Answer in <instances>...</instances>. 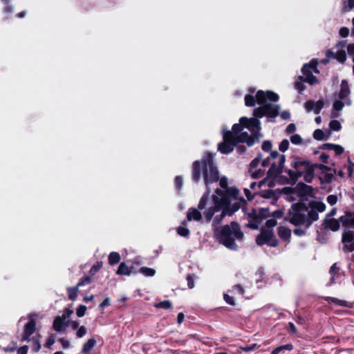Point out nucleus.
<instances>
[{
	"label": "nucleus",
	"instance_id": "nucleus-1",
	"mask_svg": "<svg viewBox=\"0 0 354 354\" xmlns=\"http://www.w3.org/2000/svg\"><path fill=\"white\" fill-rule=\"evenodd\" d=\"M203 174L206 191L201 198L198 208L191 207L187 213L188 221H200L202 214L200 210L205 209L210 198V185L219 180V172L214 163V158L211 153L206 152L201 160H195L192 163V179L194 183H198Z\"/></svg>",
	"mask_w": 354,
	"mask_h": 354
},
{
	"label": "nucleus",
	"instance_id": "nucleus-2",
	"mask_svg": "<svg viewBox=\"0 0 354 354\" xmlns=\"http://www.w3.org/2000/svg\"><path fill=\"white\" fill-rule=\"evenodd\" d=\"M326 208L322 201H310L308 205L303 202L295 203L291 205L286 220L295 226L304 225L308 229L313 222L318 221V213L324 212Z\"/></svg>",
	"mask_w": 354,
	"mask_h": 354
},
{
	"label": "nucleus",
	"instance_id": "nucleus-3",
	"mask_svg": "<svg viewBox=\"0 0 354 354\" xmlns=\"http://www.w3.org/2000/svg\"><path fill=\"white\" fill-rule=\"evenodd\" d=\"M244 234L241 231L239 224L236 221H232L230 225H225L220 229H216L214 232L216 239L225 247L230 250H237L238 245L235 243V239L242 240Z\"/></svg>",
	"mask_w": 354,
	"mask_h": 354
},
{
	"label": "nucleus",
	"instance_id": "nucleus-4",
	"mask_svg": "<svg viewBox=\"0 0 354 354\" xmlns=\"http://www.w3.org/2000/svg\"><path fill=\"white\" fill-rule=\"evenodd\" d=\"M311 162L309 160H301L299 157H293V160L291 162V167L295 169L293 171L290 169H286L284 172L286 173L289 176L288 183L294 185L297 183L299 178L301 177L304 174V171L301 170L303 167L308 168L311 165Z\"/></svg>",
	"mask_w": 354,
	"mask_h": 354
},
{
	"label": "nucleus",
	"instance_id": "nucleus-5",
	"mask_svg": "<svg viewBox=\"0 0 354 354\" xmlns=\"http://www.w3.org/2000/svg\"><path fill=\"white\" fill-rule=\"evenodd\" d=\"M213 205L204 211V216L206 223L212 220L215 213L221 211L225 205L230 203V201L224 195L213 194L212 196Z\"/></svg>",
	"mask_w": 354,
	"mask_h": 354
},
{
	"label": "nucleus",
	"instance_id": "nucleus-6",
	"mask_svg": "<svg viewBox=\"0 0 354 354\" xmlns=\"http://www.w3.org/2000/svg\"><path fill=\"white\" fill-rule=\"evenodd\" d=\"M261 105L253 110L254 116L256 118L266 116L268 122H274L272 119L279 115L280 106L271 103H264Z\"/></svg>",
	"mask_w": 354,
	"mask_h": 354
},
{
	"label": "nucleus",
	"instance_id": "nucleus-7",
	"mask_svg": "<svg viewBox=\"0 0 354 354\" xmlns=\"http://www.w3.org/2000/svg\"><path fill=\"white\" fill-rule=\"evenodd\" d=\"M225 137L226 142H229L230 147H232V152L239 143H246L248 147L253 146L258 138L252 133L249 135L246 131L241 132L236 137L229 132Z\"/></svg>",
	"mask_w": 354,
	"mask_h": 354
},
{
	"label": "nucleus",
	"instance_id": "nucleus-8",
	"mask_svg": "<svg viewBox=\"0 0 354 354\" xmlns=\"http://www.w3.org/2000/svg\"><path fill=\"white\" fill-rule=\"evenodd\" d=\"M256 243L259 246L266 244L270 247L275 248L278 246L279 241L275 237L272 229L262 227L260 233L256 237Z\"/></svg>",
	"mask_w": 354,
	"mask_h": 354
},
{
	"label": "nucleus",
	"instance_id": "nucleus-9",
	"mask_svg": "<svg viewBox=\"0 0 354 354\" xmlns=\"http://www.w3.org/2000/svg\"><path fill=\"white\" fill-rule=\"evenodd\" d=\"M243 127L240 123L234 124L232 126V131L223 130V141L218 144V151L223 154H230L232 153V147H230L229 142H226L225 136L230 132L236 137L241 132H242Z\"/></svg>",
	"mask_w": 354,
	"mask_h": 354
},
{
	"label": "nucleus",
	"instance_id": "nucleus-10",
	"mask_svg": "<svg viewBox=\"0 0 354 354\" xmlns=\"http://www.w3.org/2000/svg\"><path fill=\"white\" fill-rule=\"evenodd\" d=\"M286 162V156L282 155L279 160L278 165L275 162L271 164L267 172L266 178L263 179L258 183V187L261 188L263 185L266 184L267 178L275 179L279 175L284 172L283 167Z\"/></svg>",
	"mask_w": 354,
	"mask_h": 354
},
{
	"label": "nucleus",
	"instance_id": "nucleus-11",
	"mask_svg": "<svg viewBox=\"0 0 354 354\" xmlns=\"http://www.w3.org/2000/svg\"><path fill=\"white\" fill-rule=\"evenodd\" d=\"M342 242L344 244L342 250L344 253L354 251V231L344 230L342 235Z\"/></svg>",
	"mask_w": 354,
	"mask_h": 354
},
{
	"label": "nucleus",
	"instance_id": "nucleus-12",
	"mask_svg": "<svg viewBox=\"0 0 354 354\" xmlns=\"http://www.w3.org/2000/svg\"><path fill=\"white\" fill-rule=\"evenodd\" d=\"M257 103L259 104H263L267 103V101L270 102H277L279 99V95L272 91H263L259 90L256 94Z\"/></svg>",
	"mask_w": 354,
	"mask_h": 354
},
{
	"label": "nucleus",
	"instance_id": "nucleus-13",
	"mask_svg": "<svg viewBox=\"0 0 354 354\" xmlns=\"http://www.w3.org/2000/svg\"><path fill=\"white\" fill-rule=\"evenodd\" d=\"M296 189H297V194L299 198V202L305 203L308 200V196H314L313 187L304 183H299L296 186Z\"/></svg>",
	"mask_w": 354,
	"mask_h": 354
},
{
	"label": "nucleus",
	"instance_id": "nucleus-14",
	"mask_svg": "<svg viewBox=\"0 0 354 354\" xmlns=\"http://www.w3.org/2000/svg\"><path fill=\"white\" fill-rule=\"evenodd\" d=\"M39 317L38 315L33 314L29 316V321L26 323L24 327L23 339L27 341H30L31 335L35 332L36 330V319Z\"/></svg>",
	"mask_w": 354,
	"mask_h": 354
},
{
	"label": "nucleus",
	"instance_id": "nucleus-15",
	"mask_svg": "<svg viewBox=\"0 0 354 354\" xmlns=\"http://www.w3.org/2000/svg\"><path fill=\"white\" fill-rule=\"evenodd\" d=\"M324 106V102L322 99L315 102L313 100H307L304 104V107L308 112L313 111L315 114H319Z\"/></svg>",
	"mask_w": 354,
	"mask_h": 354
},
{
	"label": "nucleus",
	"instance_id": "nucleus-16",
	"mask_svg": "<svg viewBox=\"0 0 354 354\" xmlns=\"http://www.w3.org/2000/svg\"><path fill=\"white\" fill-rule=\"evenodd\" d=\"M301 73L304 76H299L298 77V80H301V82H306L310 85H315L319 82L317 77L313 74L312 71L308 68L304 71V66H302Z\"/></svg>",
	"mask_w": 354,
	"mask_h": 354
},
{
	"label": "nucleus",
	"instance_id": "nucleus-17",
	"mask_svg": "<svg viewBox=\"0 0 354 354\" xmlns=\"http://www.w3.org/2000/svg\"><path fill=\"white\" fill-rule=\"evenodd\" d=\"M258 118H259L254 117L248 118V120H245L249 123V124L246 126V129H249L255 136H259V131L261 129V122Z\"/></svg>",
	"mask_w": 354,
	"mask_h": 354
},
{
	"label": "nucleus",
	"instance_id": "nucleus-18",
	"mask_svg": "<svg viewBox=\"0 0 354 354\" xmlns=\"http://www.w3.org/2000/svg\"><path fill=\"white\" fill-rule=\"evenodd\" d=\"M340 221L335 218H325L322 225L324 229L330 230L333 232H337L340 228Z\"/></svg>",
	"mask_w": 354,
	"mask_h": 354
},
{
	"label": "nucleus",
	"instance_id": "nucleus-19",
	"mask_svg": "<svg viewBox=\"0 0 354 354\" xmlns=\"http://www.w3.org/2000/svg\"><path fill=\"white\" fill-rule=\"evenodd\" d=\"M215 194L218 195H224V196H226L231 201V198H234L235 199L237 198L239 191L236 187H229L225 191L217 188L215 190Z\"/></svg>",
	"mask_w": 354,
	"mask_h": 354
},
{
	"label": "nucleus",
	"instance_id": "nucleus-20",
	"mask_svg": "<svg viewBox=\"0 0 354 354\" xmlns=\"http://www.w3.org/2000/svg\"><path fill=\"white\" fill-rule=\"evenodd\" d=\"M53 327L57 332L63 331L66 327V317L64 315L56 317L54 319Z\"/></svg>",
	"mask_w": 354,
	"mask_h": 354
},
{
	"label": "nucleus",
	"instance_id": "nucleus-21",
	"mask_svg": "<svg viewBox=\"0 0 354 354\" xmlns=\"http://www.w3.org/2000/svg\"><path fill=\"white\" fill-rule=\"evenodd\" d=\"M326 55L328 57H332L340 63L345 62L346 59V54L344 50H339L335 53L332 50H328L326 53Z\"/></svg>",
	"mask_w": 354,
	"mask_h": 354
},
{
	"label": "nucleus",
	"instance_id": "nucleus-22",
	"mask_svg": "<svg viewBox=\"0 0 354 354\" xmlns=\"http://www.w3.org/2000/svg\"><path fill=\"white\" fill-rule=\"evenodd\" d=\"M348 83L346 80H343L340 84V91L338 97L340 100H344L350 94Z\"/></svg>",
	"mask_w": 354,
	"mask_h": 354
},
{
	"label": "nucleus",
	"instance_id": "nucleus-23",
	"mask_svg": "<svg viewBox=\"0 0 354 354\" xmlns=\"http://www.w3.org/2000/svg\"><path fill=\"white\" fill-rule=\"evenodd\" d=\"M315 167L313 164H311L308 168L305 169V171H304V178L306 182L310 183L314 178V171H315Z\"/></svg>",
	"mask_w": 354,
	"mask_h": 354
},
{
	"label": "nucleus",
	"instance_id": "nucleus-24",
	"mask_svg": "<svg viewBox=\"0 0 354 354\" xmlns=\"http://www.w3.org/2000/svg\"><path fill=\"white\" fill-rule=\"evenodd\" d=\"M248 217L250 220L254 221V223H249L248 226L252 229L256 230L258 228V224L260 223L259 218H258V214L254 209L252 212L248 214Z\"/></svg>",
	"mask_w": 354,
	"mask_h": 354
},
{
	"label": "nucleus",
	"instance_id": "nucleus-25",
	"mask_svg": "<svg viewBox=\"0 0 354 354\" xmlns=\"http://www.w3.org/2000/svg\"><path fill=\"white\" fill-rule=\"evenodd\" d=\"M277 232L279 236L284 240L286 241L290 238L291 236V231L289 228L284 227V226H280L277 229Z\"/></svg>",
	"mask_w": 354,
	"mask_h": 354
},
{
	"label": "nucleus",
	"instance_id": "nucleus-26",
	"mask_svg": "<svg viewBox=\"0 0 354 354\" xmlns=\"http://www.w3.org/2000/svg\"><path fill=\"white\" fill-rule=\"evenodd\" d=\"M344 106V103L342 101V100H336L333 104V111L331 113L332 118H337L339 116L337 111L342 110Z\"/></svg>",
	"mask_w": 354,
	"mask_h": 354
},
{
	"label": "nucleus",
	"instance_id": "nucleus-27",
	"mask_svg": "<svg viewBox=\"0 0 354 354\" xmlns=\"http://www.w3.org/2000/svg\"><path fill=\"white\" fill-rule=\"evenodd\" d=\"M97 342L95 338H90L85 342L82 346V352L84 354H88L95 346Z\"/></svg>",
	"mask_w": 354,
	"mask_h": 354
},
{
	"label": "nucleus",
	"instance_id": "nucleus-28",
	"mask_svg": "<svg viewBox=\"0 0 354 354\" xmlns=\"http://www.w3.org/2000/svg\"><path fill=\"white\" fill-rule=\"evenodd\" d=\"M330 131H327V135L326 136L324 132L320 129H317L315 130V131L313 132L314 139H315L316 140H319V141L328 139L330 137Z\"/></svg>",
	"mask_w": 354,
	"mask_h": 354
},
{
	"label": "nucleus",
	"instance_id": "nucleus-29",
	"mask_svg": "<svg viewBox=\"0 0 354 354\" xmlns=\"http://www.w3.org/2000/svg\"><path fill=\"white\" fill-rule=\"evenodd\" d=\"M328 301H330L332 303L340 306H344L348 308H352L353 306L351 302L345 300H340L335 297H328Z\"/></svg>",
	"mask_w": 354,
	"mask_h": 354
},
{
	"label": "nucleus",
	"instance_id": "nucleus-30",
	"mask_svg": "<svg viewBox=\"0 0 354 354\" xmlns=\"http://www.w3.org/2000/svg\"><path fill=\"white\" fill-rule=\"evenodd\" d=\"M319 178L321 185H323L324 183L329 184L333 181V180L334 178V173L333 174H330V173L322 174L319 176Z\"/></svg>",
	"mask_w": 354,
	"mask_h": 354
},
{
	"label": "nucleus",
	"instance_id": "nucleus-31",
	"mask_svg": "<svg viewBox=\"0 0 354 354\" xmlns=\"http://www.w3.org/2000/svg\"><path fill=\"white\" fill-rule=\"evenodd\" d=\"M339 270L340 268L338 266H337L336 263H333L330 268L329 273L331 275V277L330 279V283L331 284L335 282V277L339 274Z\"/></svg>",
	"mask_w": 354,
	"mask_h": 354
},
{
	"label": "nucleus",
	"instance_id": "nucleus-32",
	"mask_svg": "<svg viewBox=\"0 0 354 354\" xmlns=\"http://www.w3.org/2000/svg\"><path fill=\"white\" fill-rule=\"evenodd\" d=\"M304 71L306 68L313 71L315 73H319V71L317 68V62L315 59H312L309 63L304 64Z\"/></svg>",
	"mask_w": 354,
	"mask_h": 354
},
{
	"label": "nucleus",
	"instance_id": "nucleus-33",
	"mask_svg": "<svg viewBox=\"0 0 354 354\" xmlns=\"http://www.w3.org/2000/svg\"><path fill=\"white\" fill-rule=\"evenodd\" d=\"M138 272L142 274L145 277H153L156 274V270L148 267H141L138 269Z\"/></svg>",
	"mask_w": 354,
	"mask_h": 354
},
{
	"label": "nucleus",
	"instance_id": "nucleus-34",
	"mask_svg": "<svg viewBox=\"0 0 354 354\" xmlns=\"http://www.w3.org/2000/svg\"><path fill=\"white\" fill-rule=\"evenodd\" d=\"M293 348H294V346L291 343L287 344L286 345L279 346L274 348L272 351L271 354H279L281 351H284V350L290 351L293 349Z\"/></svg>",
	"mask_w": 354,
	"mask_h": 354
},
{
	"label": "nucleus",
	"instance_id": "nucleus-35",
	"mask_svg": "<svg viewBox=\"0 0 354 354\" xmlns=\"http://www.w3.org/2000/svg\"><path fill=\"white\" fill-rule=\"evenodd\" d=\"M313 165L315 169H320L322 171V174H324V173H326V171H333L334 174L337 173L336 169H334V168L333 169L332 167L326 166L324 164L315 163Z\"/></svg>",
	"mask_w": 354,
	"mask_h": 354
},
{
	"label": "nucleus",
	"instance_id": "nucleus-36",
	"mask_svg": "<svg viewBox=\"0 0 354 354\" xmlns=\"http://www.w3.org/2000/svg\"><path fill=\"white\" fill-rule=\"evenodd\" d=\"M117 274L120 275H130L131 270L124 263H121L117 270Z\"/></svg>",
	"mask_w": 354,
	"mask_h": 354
},
{
	"label": "nucleus",
	"instance_id": "nucleus-37",
	"mask_svg": "<svg viewBox=\"0 0 354 354\" xmlns=\"http://www.w3.org/2000/svg\"><path fill=\"white\" fill-rule=\"evenodd\" d=\"M257 214H258V218H259L260 223L261 222L262 220L266 219V218H268V216H270V209L268 207L260 208L259 209V211L257 212Z\"/></svg>",
	"mask_w": 354,
	"mask_h": 354
},
{
	"label": "nucleus",
	"instance_id": "nucleus-38",
	"mask_svg": "<svg viewBox=\"0 0 354 354\" xmlns=\"http://www.w3.org/2000/svg\"><path fill=\"white\" fill-rule=\"evenodd\" d=\"M120 260V256L119 253L116 252H111L109 255V263L113 266L118 263Z\"/></svg>",
	"mask_w": 354,
	"mask_h": 354
},
{
	"label": "nucleus",
	"instance_id": "nucleus-39",
	"mask_svg": "<svg viewBox=\"0 0 354 354\" xmlns=\"http://www.w3.org/2000/svg\"><path fill=\"white\" fill-rule=\"evenodd\" d=\"M245 100V104L247 106H254L255 105V103L257 102V97L256 96H253L250 94H246L244 97Z\"/></svg>",
	"mask_w": 354,
	"mask_h": 354
},
{
	"label": "nucleus",
	"instance_id": "nucleus-40",
	"mask_svg": "<svg viewBox=\"0 0 354 354\" xmlns=\"http://www.w3.org/2000/svg\"><path fill=\"white\" fill-rule=\"evenodd\" d=\"M155 307L157 308H163L165 310H169L172 308V304L169 300H164L159 303L155 304Z\"/></svg>",
	"mask_w": 354,
	"mask_h": 354
},
{
	"label": "nucleus",
	"instance_id": "nucleus-41",
	"mask_svg": "<svg viewBox=\"0 0 354 354\" xmlns=\"http://www.w3.org/2000/svg\"><path fill=\"white\" fill-rule=\"evenodd\" d=\"M176 232L178 235L185 238L189 237L190 235V230L188 228L181 225L176 228Z\"/></svg>",
	"mask_w": 354,
	"mask_h": 354
},
{
	"label": "nucleus",
	"instance_id": "nucleus-42",
	"mask_svg": "<svg viewBox=\"0 0 354 354\" xmlns=\"http://www.w3.org/2000/svg\"><path fill=\"white\" fill-rule=\"evenodd\" d=\"M78 287H72L68 288V298L71 301H75L77 297Z\"/></svg>",
	"mask_w": 354,
	"mask_h": 354
},
{
	"label": "nucleus",
	"instance_id": "nucleus-43",
	"mask_svg": "<svg viewBox=\"0 0 354 354\" xmlns=\"http://www.w3.org/2000/svg\"><path fill=\"white\" fill-rule=\"evenodd\" d=\"M225 212H223V211L221 212V213L218 215H216L214 218H212V225L213 226H217L224 219L225 217Z\"/></svg>",
	"mask_w": 354,
	"mask_h": 354
},
{
	"label": "nucleus",
	"instance_id": "nucleus-44",
	"mask_svg": "<svg viewBox=\"0 0 354 354\" xmlns=\"http://www.w3.org/2000/svg\"><path fill=\"white\" fill-rule=\"evenodd\" d=\"M261 160V153H259L257 155V156L254 159H253L251 161V162L250 163V165H249V172H251L252 169H254L256 167H257V166L259 165Z\"/></svg>",
	"mask_w": 354,
	"mask_h": 354
},
{
	"label": "nucleus",
	"instance_id": "nucleus-45",
	"mask_svg": "<svg viewBox=\"0 0 354 354\" xmlns=\"http://www.w3.org/2000/svg\"><path fill=\"white\" fill-rule=\"evenodd\" d=\"M259 195L263 198H272L275 197V193L272 189L263 190Z\"/></svg>",
	"mask_w": 354,
	"mask_h": 354
},
{
	"label": "nucleus",
	"instance_id": "nucleus-46",
	"mask_svg": "<svg viewBox=\"0 0 354 354\" xmlns=\"http://www.w3.org/2000/svg\"><path fill=\"white\" fill-rule=\"evenodd\" d=\"M259 347L257 344H252L250 346H239V351L250 352L257 349Z\"/></svg>",
	"mask_w": 354,
	"mask_h": 354
},
{
	"label": "nucleus",
	"instance_id": "nucleus-47",
	"mask_svg": "<svg viewBox=\"0 0 354 354\" xmlns=\"http://www.w3.org/2000/svg\"><path fill=\"white\" fill-rule=\"evenodd\" d=\"M329 127L331 130L338 131L341 129V123L337 120H333L329 123Z\"/></svg>",
	"mask_w": 354,
	"mask_h": 354
},
{
	"label": "nucleus",
	"instance_id": "nucleus-48",
	"mask_svg": "<svg viewBox=\"0 0 354 354\" xmlns=\"http://www.w3.org/2000/svg\"><path fill=\"white\" fill-rule=\"evenodd\" d=\"M289 145V141L287 139H283L279 145V149L281 152H285L288 149Z\"/></svg>",
	"mask_w": 354,
	"mask_h": 354
},
{
	"label": "nucleus",
	"instance_id": "nucleus-49",
	"mask_svg": "<svg viewBox=\"0 0 354 354\" xmlns=\"http://www.w3.org/2000/svg\"><path fill=\"white\" fill-rule=\"evenodd\" d=\"M303 139L299 134H294L290 136V142L294 145H301L302 143Z\"/></svg>",
	"mask_w": 354,
	"mask_h": 354
},
{
	"label": "nucleus",
	"instance_id": "nucleus-50",
	"mask_svg": "<svg viewBox=\"0 0 354 354\" xmlns=\"http://www.w3.org/2000/svg\"><path fill=\"white\" fill-rule=\"evenodd\" d=\"M304 82H301V80L296 81L295 82V88L297 90L299 93L301 94L302 92L306 88V86L304 84Z\"/></svg>",
	"mask_w": 354,
	"mask_h": 354
},
{
	"label": "nucleus",
	"instance_id": "nucleus-51",
	"mask_svg": "<svg viewBox=\"0 0 354 354\" xmlns=\"http://www.w3.org/2000/svg\"><path fill=\"white\" fill-rule=\"evenodd\" d=\"M38 337H33L32 338V341H33L34 342V346H33V350L35 351V352H38L40 348H41V343L39 342V337L40 335H37Z\"/></svg>",
	"mask_w": 354,
	"mask_h": 354
},
{
	"label": "nucleus",
	"instance_id": "nucleus-52",
	"mask_svg": "<svg viewBox=\"0 0 354 354\" xmlns=\"http://www.w3.org/2000/svg\"><path fill=\"white\" fill-rule=\"evenodd\" d=\"M175 187L177 190H180L183 187V178L180 176H176L174 179Z\"/></svg>",
	"mask_w": 354,
	"mask_h": 354
},
{
	"label": "nucleus",
	"instance_id": "nucleus-53",
	"mask_svg": "<svg viewBox=\"0 0 354 354\" xmlns=\"http://www.w3.org/2000/svg\"><path fill=\"white\" fill-rule=\"evenodd\" d=\"M86 306H84V305H80L77 309V311H76V314H77V316L78 317H82L83 316H84L85 313H86Z\"/></svg>",
	"mask_w": 354,
	"mask_h": 354
},
{
	"label": "nucleus",
	"instance_id": "nucleus-54",
	"mask_svg": "<svg viewBox=\"0 0 354 354\" xmlns=\"http://www.w3.org/2000/svg\"><path fill=\"white\" fill-rule=\"evenodd\" d=\"M272 147V145L270 140H265L262 144L261 148L263 151L268 152L271 151Z\"/></svg>",
	"mask_w": 354,
	"mask_h": 354
},
{
	"label": "nucleus",
	"instance_id": "nucleus-55",
	"mask_svg": "<svg viewBox=\"0 0 354 354\" xmlns=\"http://www.w3.org/2000/svg\"><path fill=\"white\" fill-rule=\"evenodd\" d=\"M87 333V329L85 326H82L80 328H78L76 335L79 338L83 337Z\"/></svg>",
	"mask_w": 354,
	"mask_h": 354
},
{
	"label": "nucleus",
	"instance_id": "nucleus-56",
	"mask_svg": "<svg viewBox=\"0 0 354 354\" xmlns=\"http://www.w3.org/2000/svg\"><path fill=\"white\" fill-rule=\"evenodd\" d=\"M91 281L92 279L91 277H86L78 282L77 286L79 288L85 285H88L90 284Z\"/></svg>",
	"mask_w": 354,
	"mask_h": 354
},
{
	"label": "nucleus",
	"instance_id": "nucleus-57",
	"mask_svg": "<svg viewBox=\"0 0 354 354\" xmlns=\"http://www.w3.org/2000/svg\"><path fill=\"white\" fill-rule=\"evenodd\" d=\"M223 212H225V216H232L234 212V211L232 209L231 203L227 205H225V207L221 209Z\"/></svg>",
	"mask_w": 354,
	"mask_h": 354
},
{
	"label": "nucleus",
	"instance_id": "nucleus-58",
	"mask_svg": "<svg viewBox=\"0 0 354 354\" xmlns=\"http://www.w3.org/2000/svg\"><path fill=\"white\" fill-rule=\"evenodd\" d=\"M326 201L329 205H334L337 202V196L335 194L329 195L328 196Z\"/></svg>",
	"mask_w": 354,
	"mask_h": 354
},
{
	"label": "nucleus",
	"instance_id": "nucleus-59",
	"mask_svg": "<svg viewBox=\"0 0 354 354\" xmlns=\"http://www.w3.org/2000/svg\"><path fill=\"white\" fill-rule=\"evenodd\" d=\"M55 342V337L54 335H50L46 340L45 346L50 348Z\"/></svg>",
	"mask_w": 354,
	"mask_h": 354
},
{
	"label": "nucleus",
	"instance_id": "nucleus-60",
	"mask_svg": "<svg viewBox=\"0 0 354 354\" xmlns=\"http://www.w3.org/2000/svg\"><path fill=\"white\" fill-rule=\"evenodd\" d=\"M187 286L189 288L192 289L194 287V274H188L187 276Z\"/></svg>",
	"mask_w": 354,
	"mask_h": 354
},
{
	"label": "nucleus",
	"instance_id": "nucleus-61",
	"mask_svg": "<svg viewBox=\"0 0 354 354\" xmlns=\"http://www.w3.org/2000/svg\"><path fill=\"white\" fill-rule=\"evenodd\" d=\"M348 176L349 178H351L353 174L354 170V162H353L349 158L348 160Z\"/></svg>",
	"mask_w": 354,
	"mask_h": 354
},
{
	"label": "nucleus",
	"instance_id": "nucleus-62",
	"mask_svg": "<svg viewBox=\"0 0 354 354\" xmlns=\"http://www.w3.org/2000/svg\"><path fill=\"white\" fill-rule=\"evenodd\" d=\"M334 147H335V144L324 143L319 146V149L322 150H333Z\"/></svg>",
	"mask_w": 354,
	"mask_h": 354
},
{
	"label": "nucleus",
	"instance_id": "nucleus-63",
	"mask_svg": "<svg viewBox=\"0 0 354 354\" xmlns=\"http://www.w3.org/2000/svg\"><path fill=\"white\" fill-rule=\"evenodd\" d=\"M223 299L225 300V301L231 305V306H234L235 305V302H234V299L232 297L230 296L229 295L227 294H224L223 295Z\"/></svg>",
	"mask_w": 354,
	"mask_h": 354
},
{
	"label": "nucleus",
	"instance_id": "nucleus-64",
	"mask_svg": "<svg viewBox=\"0 0 354 354\" xmlns=\"http://www.w3.org/2000/svg\"><path fill=\"white\" fill-rule=\"evenodd\" d=\"M306 229H302V228H300V227H298V228H295L294 230H293V233L298 236H302L306 234Z\"/></svg>",
	"mask_w": 354,
	"mask_h": 354
}]
</instances>
